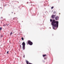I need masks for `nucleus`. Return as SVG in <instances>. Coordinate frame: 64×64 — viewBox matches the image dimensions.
Wrapping results in <instances>:
<instances>
[{
  "label": "nucleus",
  "mask_w": 64,
  "mask_h": 64,
  "mask_svg": "<svg viewBox=\"0 0 64 64\" xmlns=\"http://www.w3.org/2000/svg\"><path fill=\"white\" fill-rule=\"evenodd\" d=\"M50 22H51L52 25V27L53 29L55 30L57 29V28L58 27V23L59 22L58 21H56L54 19L52 20L50 19Z\"/></svg>",
  "instance_id": "obj_1"
},
{
  "label": "nucleus",
  "mask_w": 64,
  "mask_h": 64,
  "mask_svg": "<svg viewBox=\"0 0 64 64\" xmlns=\"http://www.w3.org/2000/svg\"><path fill=\"white\" fill-rule=\"evenodd\" d=\"M22 48L24 50L25 49V42H23L22 44Z\"/></svg>",
  "instance_id": "obj_2"
},
{
  "label": "nucleus",
  "mask_w": 64,
  "mask_h": 64,
  "mask_svg": "<svg viewBox=\"0 0 64 64\" xmlns=\"http://www.w3.org/2000/svg\"><path fill=\"white\" fill-rule=\"evenodd\" d=\"M28 44L30 45H32L33 44V43L30 40H28Z\"/></svg>",
  "instance_id": "obj_3"
},
{
  "label": "nucleus",
  "mask_w": 64,
  "mask_h": 64,
  "mask_svg": "<svg viewBox=\"0 0 64 64\" xmlns=\"http://www.w3.org/2000/svg\"><path fill=\"white\" fill-rule=\"evenodd\" d=\"M52 19H54L55 18V17H56V15H53L52 14Z\"/></svg>",
  "instance_id": "obj_4"
},
{
  "label": "nucleus",
  "mask_w": 64,
  "mask_h": 64,
  "mask_svg": "<svg viewBox=\"0 0 64 64\" xmlns=\"http://www.w3.org/2000/svg\"><path fill=\"white\" fill-rule=\"evenodd\" d=\"M55 19L56 20H58L59 19V16H57L55 17Z\"/></svg>",
  "instance_id": "obj_5"
},
{
  "label": "nucleus",
  "mask_w": 64,
  "mask_h": 64,
  "mask_svg": "<svg viewBox=\"0 0 64 64\" xmlns=\"http://www.w3.org/2000/svg\"><path fill=\"white\" fill-rule=\"evenodd\" d=\"M44 57H45V56H47V55L46 54H43L42 55Z\"/></svg>",
  "instance_id": "obj_6"
},
{
  "label": "nucleus",
  "mask_w": 64,
  "mask_h": 64,
  "mask_svg": "<svg viewBox=\"0 0 64 64\" xmlns=\"http://www.w3.org/2000/svg\"><path fill=\"white\" fill-rule=\"evenodd\" d=\"M56 12L54 11V12H53V14H56Z\"/></svg>",
  "instance_id": "obj_7"
},
{
  "label": "nucleus",
  "mask_w": 64,
  "mask_h": 64,
  "mask_svg": "<svg viewBox=\"0 0 64 64\" xmlns=\"http://www.w3.org/2000/svg\"><path fill=\"white\" fill-rule=\"evenodd\" d=\"M2 29V27H0V31H1V30Z\"/></svg>",
  "instance_id": "obj_8"
},
{
  "label": "nucleus",
  "mask_w": 64,
  "mask_h": 64,
  "mask_svg": "<svg viewBox=\"0 0 64 64\" xmlns=\"http://www.w3.org/2000/svg\"><path fill=\"white\" fill-rule=\"evenodd\" d=\"M12 34H13V33H12V32H11L10 33V35L11 36V35H12Z\"/></svg>",
  "instance_id": "obj_9"
},
{
  "label": "nucleus",
  "mask_w": 64,
  "mask_h": 64,
  "mask_svg": "<svg viewBox=\"0 0 64 64\" xmlns=\"http://www.w3.org/2000/svg\"><path fill=\"white\" fill-rule=\"evenodd\" d=\"M22 40L23 41L24 40V38H23L22 37Z\"/></svg>",
  "instance_id": "obj_10"
},
{
  "label": "nucleus",
  "mask_w": 64,
  "mask_h": 64,
  "mask_svg": "<svg viewBox=\"0 0 64 64\" xmlns=\"http://www.w3.org/2000/svg\"><path fill=\"white\" fill-rule=\"evenodd\" d=\"M16 18H13V20H15V19H16Z\"/></svg>",
  "instance_id": "obj_11"
},
{
  "label": "nucleus",
  "mask_w": 64,
  "mask_h": 64,
  "mask_svg": "<svg viewBox=\"0 0 64 64\" xmlns=\"http://www.w3.org/2000/svg\"><path fill=\"white\" fill-rule=\"evenodd\" d=\"M53 8H54V6H53L51 7V9H53Z\"/></svg>",
  "instance_id": "obj_12"
},
{
  "label": "nucleus",
  "mask_w": 64,
  "mask_h": 64,
  "mask_svg": "<svg viewBox=\"0 0 64 64\" xmlns=\"http://www.w3.org/2000/svg\"><path fill=\"white\" fill-rule=\"evenodd\" d=\"M6 25H7V26H8V25H4L3 26H6Z\"/></svg>",
  "instance_id": "obj_13"
},
{
  "label": "nucleus",
  "mask_w": 64,
  "mask_h": 64,
  "mask_svg": "<svg viewBox=\"0 0 64 64\" xmlns=\"http://www.w3.org/2000/svg\"><path fill=\"white\" fill-rule=\"evenodd\" d=\"M9 53V51H8L7 52V54H8Z\"/></svg>",
  "instance_id": "obj_14"
},
{
  "label": "nucleus",
  "mask_w": 64,
  "mask_h": 64,
  "mask_svg": "<svg viewBox=\"0 0 64 64\" xmlns=\"http://www.w3.org/2000/svg\"><path fill=\"white\" fill-rule=\"evenodd\" d=\"M24 58H25V55H24L23 56Z\"/></svg>",
  "instance_id": "obj_15"
},
{
  "label": "nucleus",
  "mask_w": 64,
  "mask_h": 64,
  "mask_svg": "<svg viewBox=\"0 0 64 64\" xmlns=\"http://www.w3.org/2000/svg\"><path fill=\"white\" fill-rule=\"evenodd\" d=\"M1 37H2L3 36L2 35H1Z\"/></svg>",
  "instance_id": "obj_16"
},
{
  "label": "nucleus",
  "mask_w": 64,
  "mask_h": 64,
  "mask_svg": "<svg viewBox=\"0 0 64 64\" xmlns=\"http://www.w3.org/2000/svg\"><path fill=\"white\" fill-rule=\"evenodd\" d=\"M44 60H45V59H46V58H44Z\"/></svg>",
  "instance_id": "obj_17"
},
{
  "label": "nucleus",
  "mask_w": 64,
  "mask_h": 64,
  "mask_svg": "<svg viewBox=\"0 0 64 64\" xmlns=\"http://www.w3.org/2000/svg\"><path fill=\"white\" fill-rule=\"evenodd\" d=\"M28 2H27V4H28Z\"/></svg>",
  "instance_id": "obj_18"
},
{
  "label": "nucleus",
  "mask_w": 64,
  "mask_h": 64,
  "mask_svg": "<svg viewBox=\"0 0 64 64\" xmlns=\"http://www.w3.org/2000/svg\"><path fill=\"white\" fill-rule=\"evenodd\" d=\"M20 47H21V45H20Z\"/></svg>",
  "instance_id": "obj_19"
},
{
  "label": "nucleus",
  "mask_w": 64,
  "mask_h": 64,
  "mask_svg": "<svg viewBox=\"0 0 64 64\" xmlns=\"http://www.w3.org/2000/svg\"><path fill=\"white\" fill-rule=\"evenodd\" d=\"M14 14H15V13H14Z\"/></svg>",
  "instance_id": "obj_20"
},
{
  "label": "nucleus",
  "mask_w": 64,
  "mask_h": 64,
  "mask_svg": "<svg viewBox=\"0 0 64 64\" xmlns=\"http://www.w3.org/2000/svg\"><path fill=\"white\" fill-rule=\"evenodd\" d=\"M18 2V3H19V2Z\"/></svg>",
  "instance_id": "obj_21"
}]
</instances>
